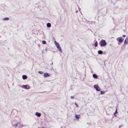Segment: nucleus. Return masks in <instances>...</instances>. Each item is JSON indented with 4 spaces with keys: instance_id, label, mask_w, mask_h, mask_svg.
Here are the masks:
<instances>
[{
    "instance_id": "ddd939ff",
    "label": "nucleus",
    "mask_w": 128,
    "mask_h": 128,
    "mask_svg": "<svg viewBox=\"0 0 128 128\" xmlns=\"http://www.w3.org/2000/svg\"><path fill=\"white\" fill-rule=\"evenodd\" d=\"M98 53L100 54H102L103 53V52L101 50H99L98 51Z\"/></svg>"
},
{
    "instance_id": "f257e3e1",
    "label": "nucleus",
    "mask_w": 128,
    "mask_h": 128,
    "mask_svg": "<svg viewBox=\"0 0 128 128\" xmlns=\"http://www.w3.org/2000/svg\"><path fill=\"white\" fill-rule=\"evenodd\" d=\"M106 44L107 43L104 40H101L99 44L101 46H105Z\"/></svg>"
},
{
    "instance_id": "393cba45",
    "label": "nucleus",
    "mask_w": 128,
    "mask_h": 128,
    "mask_svg": "<svg viewBox=\"0 0 128 128\" xmlns=\"http://www.w3.org/2000/svg\"><path fill=\"white\" fill-rule=\"evenodd\" d=\"M50 62H51V64H50V65L51 66L53 64V62H52V61H51Z\"/></svg>"
},
{
    "instance_id": "7c9ffc66",
    "label": "nucleus",
    "mask_w": 128,
    "mask_h": 128,
    "mask_svg": "<svg viewBox=\"0 0 128 128\" xmlns=\"http://www.w3.org/2000/svg\"><path fill=\"white\" fill-rule=\"evenodd\" d=\"M78 12V10H76V12Z\"/></svg>"
},
{
    "instance_id": "39448f33",
    "label": "nucleus",
    "mask_w": 128,
    "mask_h": 128,
    "mask_svg": "<svg viewBox=\"0 0 128 128\" xmlns=\"http://www.w3.org/2000/svg\"><path fill=\"white\" fill-rule=\"evenodd\" d=\"M116 40L120 43H121L123 41L124 39L122 38V37H121L119 38H117Z\"/></svg>"
},
{
    "instance_id": "c756f323",
    "label": "nucleus",
    "mask_w": 128,
    "mask_h": 128,
    "mask_svg": "<svg viewBox=\"0 0 128 128\" xmlns=\"http://www.w3.org/2000/svg\"><path fill=\"white\" fill-rule=\"evenodd\" d=\"M53 70V68H52L51 69V70Z\"/></svg>"
},
{
    "instance_id": "b1692460",
    "label": "nucleus",
    "mask_w": 128,
    "mask_h": 128,
    "mask_svg": "<svg viewBox=\"0 0 128 128\" xmlns=\"http://www.w3.org/2000/svg\"><path fill=\"white\" fill-rule=\"evenodd\" d=\"M118 113V112H117V110L116 109V110L115 111V112L114 113Z\"/></svg>"
},
{
    "instance_id": "2eb2a0df",
    "label": "nucleus",
    "mask_w": 128,
    "mask_h": 128,
    "mask_svg": "<svg viewBox=\"0 0 128 128\" xmlns=\"http://www.w3.org/2000/svg\"><path fill=\"white\" fill-rule=\"evenodd\" d=\"M9 18H5L3 19V20H9Z\"/></svg>"
},
{
    "instance_id": "412c9836",
    "label": "nucleus",
    "mask_w": 128,
    "mask_h": 128,
    "mask_svg": "<svg viewBox=\"0 0 128 128\" xmlns=\"http://www.w3.org/2000/svg\"><path fill=\"white\" fill-rule=\"evenodd\" d=\"M74 96H70V98L72 99H73L74 98Z\"/></svg>"
},
{
    "instance_id": "9d476101",
    "label": "nucleus",
    "mask_w": 128,
    "mask_h": 128,
    "mask_svg": "<svg viewBox=\"0 0 128 128\" xmlns=\"http://www.w3.org/2000/svg\"><path fill=\"white\" fill-rule=\"evenodd\" d=\"M22 78L24 80L26 79L27 78V76L26 75H23L22 76Z\"/></svg>"
},
{
    "instance_id": "7ed1b4c3",
    "label": "nucleus",
    "mask_w": 128,
    "mask_h": 128,
    "mask_svg": "<svg viewBox=\"0 0 128 128\" xmlns=\"http://www.w3.org/2000/svg\"><path fill=\"white\" fill-rule=\"evenodd\" d=\"M21 87L27 90L29 89L30 88V87L28 84L22 85L21 86Z\"/></svg>"
},
{
    "instance_id": "f03ea898",
    "label": "nucleus",
    "mask_w": 128,
    "mask_h": 128,
    "mask_svg": "<svg viewBox=\"0 0 128 128\" xmlns=\"http://www.w3.org/2000/svg\"><path fill=\"white\" fill-rule=\"evenodd\" d=\"M54 43L58 50L60 52H62V49L58 43L56 41H54Z\"/></svg>"
},
{
    "instance_id": "cd10ccee",
    "label": "nucleus",
    "mask_w": 128,
    "mask_h": 128,
    "mask_svg": "<svg viewBox=\"0 0 128 128\" xmlns=\"http://www.w3.org/2000/svg\"><path fill=\"white\" fill-rule=\"evenodd\" d=\"M116 113H114V116H116Z\"/></svg>"
},
{
    "instance_id": "f3484780",
    "label": "nucleus",
    "mask_w": 128,
    "mask_h": 128,
    "mask_svg": "<svg viewBox=\"0 0 128 128\" xmlns=\"http://www.w3.org/2000/svg\"><path fill=\"white\" fill-rule=\"evenodd\" d=\"M98 46V43L97 42H95L94 43V46L95 47H97Z\"/></svg>"
},
{
    "instance_id": "6e6552de",
    "label": "nucleus",
    "mask_w": 128,
    "mask_h": 128,
    "mask_svg": "<svg viewBox=\"0 0 128 128\" xmlns=\"http://www.w3.org/2000/svg\"><path fill=\"white\" fill-rule=\"evenodd\" d=\"M35 115L38 117H40L41 116V114L40 113L36 112L35 113Z\"/></svg>"
},
{
    "instance_id": "f8f14e48",
    "label": "nucleus",
    "mask_w": 128,
    "mask_h": 128,
    "mask_svg": "<svg viewBox=\"0 0 128 128\" xmlns=\"http://www.w3.org/2000/svg\"><path fill=\"white\" fill-rule=\"evenodd\" d=\"M19 124V123H17L15 124H13V126L16 128L18 126V124Z\"/></svg>"
},
{
    "instance_id": "4468645a",
    "label": "nucleus",
    "mask_w": 128,
    "mask_h": 128,
    "mask_svg": "<svg viewBox=\"0 0 128 128\" xmlns=\"http://www.w3.org/2000/svg\"><path fill=\"white\" fill-rule=\"evenodd\" d=\"M51 26V25L50 23H48L47 24V26L48 28H50Z\"/></svg>"
},
{
    "instance_id": "5701e85b",
    "label": "nucleus",
    "mask_w": 128,
    "mask_h": 128,
    "mask_svg": "<svg viewBox=\"0 0 128 128\" xmlns=\"http://www.w3.org/2000/svg\"><path fill=\"white\" fill-rule=\"evenodd\" d=\"M45 50L47 51H48V49L47 48H46V49H45Z\"/></svg>"
},
{
    "instance_id": "20e7f679",
    "label": "nucleus",
    "mask_w": 128,
    "mask_h": 128,
    "mask_svg": "<svg viewBox=\"0 0 128 128\" xmlns=\"http://www.w3.org/2000/svg\"><path fill=\"white\" fill-rule=\"evenodd\" d=\"M94 87L96 89V90L98 91H99L100 90V88L98 85H94Z\"/></svg>"
},
{
    "instance_id": "423d86ee",
    "label": "nucleus",
    "mask_w": 128,
    "mask_h": 128,
    "mask_svg": "<svg viewBox=\"0 0 128 128\" xmlns=\"http://www.w3.org/2000/svg\"><path fill=\"white\" fill-rule=\"evenodd\" d=\"M50 74H49L48 73H45L44 74V77H46L50 76Z\"/></svg>"
},
{
    "instance_id": "a878e982",
    "label": "nucleus",
    "mask_w": 128,
    "mask_h": 128,
    "mask_svg": "<svg viewBox=\"0 0 128 128\" xmlns=\"http://www.w3.org/2000/svg\"><path fill=\"white\" fill-rule=\"evenodd\" d=\"M126 36V35H123V37H125Z\"/></svg>"
},
{
    "instance_id": "aec40b11",
    "label": "nucleus",
    "mask_w": 128,
    "mask_h": 128,
    "mask_svg": "<svg viewBox=\"0 0 128 128\" xmlns=\"http://www.w3.org/2000/svg\"><path fill=\"white\" fill-rule=\"evenodd\" d=\"M104 91H100V94H104Z\"/></svg>"
},
{
    "instance_id": "bb28decb",
    "label": "nucleus",
    "mask_w": 128,
    "mask_h": 128,
    "mask_svg": "<svg viewBox=\"0 0 128 128\" xmlns=\"http://www.w3.org/2000/svg\"><path fill=\"white\" fill-rule=\"evenodd\" d=\"M121 127H122V126L120 125V126L119 127V128H120Z\"/></svg>"
},
{
    "instance_id": "a211bd4d",
    "label": "nucleus",
    "mask_w": 128,
    "mask_h": 128,
    "mask_svg": "<svg viewBox=\"0 0 128 128\" xmlns=\"http://www.w3.org/2000/svg\"><path fill=\"white\" fill-rule=\"evenodd\" d=\"M42 43L43 44H46V42L44 40H43L42 41Z\"/></svg>"
},
{
    "instance_id": "0eeeda50",
    "label": "nucleus",
    "mask_w": 128,
    "mask_h": 128,
    "mask_svg": "<svg viewBox=\"0 0 128 128\" xmlns=\"http://www.w3.org/2000/svg\"><path fill=\"white\" fill-rule=\"evenodd\" d=\"M128 43V36H127L124 41L125 44H126Z\"/></svg>"
},
{
    "instance_id": "9b49d317",
    "label": "nucleus",
    "mask_w": 128,
    "mask_h": 128,
    "mask_svg": "<svg viewBox=\"0 0 128 128\" xmlns=\"http://www.w3.org/2000/svg\"><path fill=\"white\" fill-rule=\"evenodd\" d=\"M93 76L94 78H98L97 76L95 74H93Z\"/></svg>"
},
{
    "instance_id": "c85d7f7f",
    "label": "nucleus",
    "mask_w": 128,
    "mask_h": 128,
    "mask_svg": "<svg viewBox=\"0 0 128 128\" xmlns=\"http://www.w3.org/2000/svg\"><path fill=\"white\" fill-rule=\"evenodd\" d=\"M118 44L119 45H120V43H119V42H118Z\"/></svg>"
},
{
    "instance_id": "6ab92c4d",
    "label": "nucleus",
    "mask_w": 128,
    "mask_h": 128,
    "mask_svg": "<svg viewBox=\"0 0 128 128\" xmlns=\"http://www.w3.org/2000/svg\"><path fill=\"white\" fill-rule=\"evenodd\" d=\"M38 73L40 74H43V72H42V71H38Z\"/></svg>"
},
{
    "instance_id": "4be33fe9",
    "label": "nucleus",
    "mask_w": 128,
    "mask_h": 128,
    "mask_svg": "<svg viewBox=\"0 0 128 128\" xmlns=\"http://www.w3.org/2000/svg\"><path fill=\"white\" fill-rule=\"evenodd\" d=\"M75 105H76V107H78V104L76 103H75Z\"/></svg>"
},
{
    "instance_id": "1a4fd4ad",
    "label": "nucleus",
    "mask_w": 128,
    "mask_h": 128,
    "mask_svg": "<svg viewBox=\"0 0 128 128\" xmlns=\"http://www.w3.org/2000/svg\"><path fill=\"white\" fill-rule=\"evenodd\" d=\"M19 125H20L18 126V128H22L23 126H26V125L25 124L22 125V124H20V123Z\"/></svg>"
},
{
    "instance_id": "dca6fc26",
    "label": "nucleus",
    "mask_w": 128,
    "mask_h": 128,
    "mask_svg": "<svg viewBox=\"0 0 128 128\" xmlns=\"http://www.w3.org/2000/svg\"><path fill=\"white\" fill-rule=\"evenodd\" d=\"M79 115H76L75 116V117L77 119H78L80 118Z\"/></svg>"
}]
</instances>
